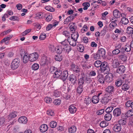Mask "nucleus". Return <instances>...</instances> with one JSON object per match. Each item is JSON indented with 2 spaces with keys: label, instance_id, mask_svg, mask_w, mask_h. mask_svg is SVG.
I'll return each instance as SVG.
<instances>
[{
  "label": "nucleus",
  "instance_id": "obj_20",
  "mask_svg": "<svg viewBox=\"0 0 133 133\" xmlns=\"http://www.w3.org/2000/svg\"><path fill=\"white\" fill-rule=\"evenodd\" d=\"M69 81L74 84L76 82L77 79L75 76L73 74H71L69 76Z\"/></svg>",
  "mask_w": 133,
  "mask_h": 133
},
{
  "label": "nucleus",
  "instance_id": "obj_34",
  "mask_svg": "<svg viewBox=\"0 0 133 133\" xmlns=\"http://www.w3.org/2000/svg\"><path fill=\"white\" fill-rule=\"evenodd\" d=\"M102 64V62L100 61H97L94 63V65L95 66L98 68L99 67H101Z\"/></svg>",
  "mask_w": 133,
  "mask_h": 133
},
{
  "label": "nucleus",
  "instance_id": "obj_19",
  "mask_svg": "<svg viewBox=\"0 0 133 133\" xmlns=\"http://www.w3.org/2000/svg\"><path fill=\"white\" fill-rule=\"evenodd\" d=\"M118 59L124 62L127 59V55L125 54H122L118 55Z\"/></svg>",
  "mask_w": 133,
  "mask_h": 133
},
{
  "label": "nucleus",
  "instance_id": "obj_12",
  "mask_svg": "<svg viewBox=\"0 0 133 133\" xmlns=\"http://www.w3.org/2000/svg\"><path fill=\"white\" fill-rule=\"evenodd\" d=\"M28 119L27 118L24 116L20 117L18 119V121L19 123L22 124H26L27 123Z\"/></svg>",
  "mask_w": 133,
  "mask_h": 133
},
{
  "label": "nucleus",
  "instance_id": "obj_29",
  "mask_svg": "<svg viewBox=\"0 0 133 133\" xmlns=\"http://www.w3.org/2000/svg\"><path fill=\"white\" fill-rule=\"evenodd\" d=\"M17 113L15 111L12 112L8 116V118L9 119L15 117L17 116Z\"/></svg>",
  "mask_w": 133,
  "mask_h": 133
},
{
  "label": "nucleus",
  "instance_id": "obj_58",
  "mask_svg": "<svg viewBox=\"0 0 133 133\" xmlns=\"http://www.w3.org/2000/svg\"><path fill=\"white\" fill-rule=\"evenodd\" d=\"M10 20L13 21H18L19 19L18 17L16 16H13L10 17Z\"/></svg>",
  "mask_w": 133,
  "mask_h": 133
},
{
  "label": "nucleus",
  "instance_id": "obj_14",
  "mask_svg": "<svg viewBox=\"0 0 133 133\" xmlns=\"http://www.w3.org/2000/svg\"><path fill=\"white\" fill-rule=\"evenodd\" d=\"M97 81L101 83H103L105 81L104 77L102 74H98L97 76Z\"/></svg>",
  "mask_w": 133,
  "mask_h": 133
},
{
  "label": "nucleus",
  "instance_id": "obj_24",
  "mask_svg": "<svg viewBox=\"0 0 133 133\" xmlns=\"http://www.w3.org/2000/svg\"><path fill=\"white\" fill-rule=\"evenodd\" d=\"M56 52L58 54H61L63 50V47L62 46L59 45L57 46L55 48Z\"/></svg>",
  "mask_w": 133,
  "mask_h": 133
},
{
  "label": "nucleus",
  "instance_id": "obj_5",
  "mask_svg": "<svg viewBox=\"0 0 133 133\" xmlns=\"http://www.w3.org/2000/svg\"><path fill=\"white\" fill-rule=\"evenodd\" d=\"M29 55V61L31 62L36 61L38 59L39 57L38 54L36 52L30 54Z\"/></svg>",
  "mask_w": 133,
  "mask_h": 133
},
{
  "label": "nucleus",
  "instance_id": "obj_18",
  "mask_svg": "<svg viewBox=\"0 0 133 133\" xmlns=\"http://www.w3.org/2000/svg\"><path fill=\"white\" fill-rule=\"evenodd\" d=\"M121 125L118 124L115 125L113 128L114 131L116 132H118L121 130Z\"/></svg>",
  "mask_w": 133,
  "mask_h": 133
},
{
  "label": "nucleus",
  "instance_id": "obj_13",
  "mask_svg": "<svg viewBox=\"0 0 133 133\" xmlns=\"http://www.w3.org/2000/svg\"><path fill=\"white\" fill-rule=\"evenodd\" d=\"M121 114V110L119 108H116L113 110V115L115 117L119 116Z\"/></svg>",
  "mask_w": 133,
  "mask_h": 133
},
{
  "label": "nucleus",
  "instance_id": "obj_64",
  "mask_svg": "<svg viewBox=\"0 0 133 133\" xmlns=\"http://www.w3.org/2000/svg\"><path fill=\"white\" fill-rule=\"evenodd\" d=\"M127 113L128 115L127 117H130V116H132L133 115V110L131 109L129 110L128 111Z\"/></svg>",
  "mask_w": 133,
  "mask_h": 133
},
{
  "label": "nucleus",
  "instance_id": "obj_32",
  "mask_svg": "<svg viewBox=\"0 0 133 133\" xmlns=\"http://www.w3.org/2000/svg\"><path fill=\"white\" fill-rule=\"evenodd\" d=\"M72 24H73V25L72 24L70 25V30L72 32L74 33L75 31L76 26L74 25L75 23H71L69 25Z\"/></svg>",
  "mask_w": 133,
  "mask_h": 133
},
{
  "label": "nucleus",
  "instance_id": "obj_49",
  "mask_svg": "<svg viewBox=\"0 0 133 133\" xmlns=\"http://www.w3.org/2000/svg\"><path fill=\"white\" fill-rule=\"evenodd\" d=\"M84 81L87 83H89L91 82L92 80L89 77L84 76Z\"/></svg>",
  "mask_w": 133,
  "mask_h": 133
},
{
  "label": "nucleus",
  "instance_id": "obj_36",
  "mask_svg": "<svg viewBox=\"0 0 133 133\" xmlns=\"http://www.w3.org/2000/svg\"><path fill=\"white\" fill-rule=\"evenodd\" d=\"M114 32L115 33L120 35H123L124 34L123 30L121 29H116Z\"/></svg>",
  "mask_w": 133,
  "mask_h": 133
},
{
  "label": "nucleus",
  "instance_id": "obj_30",
  "mask_svg": "<svg viewBox=\"0 0 133 133\" xmlns=\"http://www.w3.org/2000/svg\"><path fill=\"white\" fill-rule=\"evenodd\" d=\"M111 117L112 115L110 113H108L105 115L104 117L105 120L108 121L111 119Z\"/></svg>",
  "mask_w": 133,
  "mask_h": 133
},
{
  "label": "nucleus",
  "instance_id": "obj_23",
  "mask_svg": "<svg viewBox=\"0 0 133 133\" xmlns=\"http://www.w3.org/2000/svg\"><path fill=\"white\" fill-rule=\"evenodd\" d=\"M71 69L75 73H78L80 71V69L79 67L75 65H71Z\"/></svg>",
  "mask_w": 133,
  "mask_h": 133
},
{
  "label": "nucleus",
  "instance_id": "obj_37",
  "mask_svg": "<svg viewBox=\"0 0 133 133\" xmlns=\"http://www.w3.org/2000/svg\"><path fill=\"white\" fill-rule=\"evenodd\" d=\"M84 101L86 104L88 105L91 102V98L90 97H87L85 98Z\"/></svg>",
  "mask_w": 133,
  "mask_h": 133
},
{
  "label": "nucleus",
  "instance_id": "obj_50",
  "mask_svg": "<svg viewBox=\"0 0 133 133\" xmlns=\"http://www.w3.org/2000/svg\"><path fill=\"white\" fill-rule=\"evenodd\" d=\"M46 10L50 12H53L55 11V9L50 6H46L45 7Z\"/></svg>",
  "mask_w": 133,
  "mask_h": 133
},
{
  "label": "nucleus",
  "instance_id": "obj_48",
  "mask_svg": "<svg viewBox=\"0 0 133 133\" xmlns=\"http://www.w3.org/2000/svg\"><path fill=\"white\" fill-rule=\"evenodd\" d=\"M54 104L55 105H59L61 103V100L59 99H56L53 101Z\"/></svg>",
  "mask_w": 133,
  "mask_h": 133
},
{
  "label": "nucleus",
  "instance_id": "obj_57",
  "mask_svg": "<svg viewBox=\"0 0 133 133\" xmlns=\"http://www.w3.org/2000/svg\"><path fill=\"white\" fill-rule=\"evenodd\" d=\"M113 109V107H110L108 108L105 110L106 112L108 113H110L111 112Z\"/></svg>",
  "mask_w": 133,
  "mask_h": 133
},
{
  "label": "nucleus",
  "instance_id": "obj_53",
  "mask_svg": "<svg viewBox=\"0 0 133 133\" xmlns=\"http://www.w3.org/2000/svg\"><path fill=\"white\" fill-rule=\"evenodd\" d=\"M55 60L56 61H60L62 60V57L60 55H56L55 57Z\"/></svg>",
  "mask_w": 133,
  "mask_h": 133
},
{
  "label": "nucleus",
  "instance_id": "obj_56",
  "mask_svg": "<svg viewBox=\"0 0 133 133\" xmlns=\"http://www.w3.org/2000/svg\"><path fill=\"white\" fill-rule=\"evenodd\" d=\"M45 101L48 103H50L52 102V99L49 97H46L44 98Z\"/></svg>",
  "mask_w": 133,
  "mask_h": 133
},
{
  "label": "nucleus",
  "instance_id": "obj_26",
  "mask_svg": "<svg viewBox=\"0 0 133 133\" xmlns=\"http://www.w3.org/2000/svg\"><path fill=\"white\" fill-rule=\"evenodd\" d=\"M113 15L115 17L117 18L120 17V13L119 11L117 10H115L113 12Z\"/></svg>",
  "mask_w": 133,
  "mask_h": 133
},
{
  "label": "nucleus",
  "instance_id": "obj_28",
  "mask_svg": "<svg viewBox=\"0 0 133 133\" xmlns=\"http://www.w3.org/2000/svg\"><path fill=\"white\" fill-rule=\"evenodd\" d=\"M92 102L94 104H96L98 103L99 101V98L98 96H94L92 98Z\"/></svg>",
  "mask_w": 133,
  "mask_h": 133
},
{
  "label": "nucleus",
  "instance_id": "obj_25",
  "mask_svg": "<svg viewBox=\"0 0 133 133\" xmlns=\"http://www.w3.org/2000/svg\"><path fill=\"white\" fill-rule=\"evenodd\" d=\"M29 61V55L27 53H25L23 56V61L24 63H26Z\"/></svg>",
  "mask_w": 133,
  "mask_h": 133
},
{
  "label": "nucleus",
  "instance_id": "obj_16",
  "mask_svg": "<svg viewBox=\"0 0 133 133\" xmlns=\"http://www.w3.org/2000/svg\"><path fill=\"white\" fill-rule=\"evenodd\" d=\"M125 70V66L122 65L119 66L117 69V71L118 73L120 74H122L124 72Z\"/></svg>",
  "mask_w": 133,
  "mask_h": 133
},
{
  "label": "nucleus",
  "instance_id": "obj_43",
  "mask_svg": "<svg viewBox=\"0 0 133 133\" xmlns=\"http://www.w3.org/2000/svg\"><path fill=\"white\" fill-rule=\"evenodd\" d=\"M108 125V123H107V122L105 121H102L100 124V126L102 128H104L107 126Z\"/></svg>",
  "mask_w": 133,
  "mask_h": 133
},
{
  "label": "nucleus",
  "instance_id": "obj_46",
  "mask_svg": "<svg viewBox=\"0 0 133 133\" xmlns=\"http://www.w3.org/2000/svg\"><path fill=\"white\" fill-rule=\"evenodd\" d=\"M122 83V81L120 79H118L115 82V84L116 86L119 87L120 86Z\"/></svg>",
  "mask_w": 133,
  "mask_h": 133
},
{
  "label": "nucleus",
  "instance_id": "obj_22",
  "mask_svg": "<svg viewBox=\"0 0 133 133\" xmlns=\"http://www.w3.org/2000/svg\"><path fill=\"white\" fill-rule=\"evenodd\" d=\"M62 73L61 71L57 70L56 71H55V74L53 76L55 78H59L60 76H61Z\"/></svg>",
  "mask_w": 133,
  "mask_h": 133
},
{
  "label": "nucleus",
  "instance_id": "obj_62",
  "mask_svg": "<svg viewBox=\"0 0 133 133\" xmlns=\"http://www.w3.org/2000/svg\"><path fill=\"white\" fill-rule=\"evenodd\" d=\"M47 113L48 115L51 116H53L54 115V111L51 110L48 111Z\"/></svg>",
  "mask_w": 133,
  "mask_h": 133
},
{
  "label": "nucleus",
  "instance_id": "obj_40",
  "mask_svg": "<svg viewBox=\"0 0 133 133\" xmlns=\"http://www.w3.org/2000/svg\"><path fill=\"white\" fill-rule=\"evenodd\" d=\"M39 68V65L37 63H34L33 64L32 66V69L34 70H37Z\"/></svg>",
  "mask_w": 133,
  "mask_h": 133
},
{
  "label": "nucleus",
  "instance_id": "obj_8",
  "mask_svg": "<svg viewBox=\"0 0 133 133\" xmlns=\"http://www.w3.org/2000/svg\"><path fill=\"white\" fill-rule=\"evenodd\" d=\"M67 41L69 44L73 46H74L76 45L77 41L73 39L72 37H69L67 38Z\"/></svg>",
  "mask_w": 133,
  "mask_h": 133
},
{
  "label": "nucleus",
  "instance_id": "obj_21",
  "mask_svg": "<svg viewBox=\"0 0 133 133\" xmlns=\"http://www.w3.org/2000/svg\"><path fill=\"white\" fill-rule=\"evenodd\" d=\"M98 52L101 57H105V50L103 48H100L98 49Z\"/></svg>",
  "mask_w": 133,
  "mask_h": 133
},
{
  "label": "nucleus",
  "instance_id": "obj_7",
  "mask_svg": "<svg viewBox=\"0 0 133 133\" xmlns=\"http://www.w3.org/2000/svg\"><path fill=\"white\" fill-rule=\"evenodd\" d=\"M113 76L111 73H109L107 75L105 76V82L109 83L113 80Z\"/></svg>",
  "mask_w": 133,
  "mask_h": 133
},
{
  "label": "nucleus",
  "instance_id": "obj_38",
  "mask_svg": "<svg viewBox=\"0 0 133 133\" xmlns=\"http://www.w3.org/2000/svg\"><path fill=\"white\" fill-rule=\"evenodd\" d=\"M119 124H120L121 125H125L126 123V120L125 119H120L118 121Z\"/></svg>",
  "mask_w": 133,
  "mask_h": 133
},
{
  "label": "nucleus",
  "instance_id": "obj_51",
  "mask_svg": "<svg viewBox=\"0 0 133 133\" xmlns=\"http://www.w3.org/2000/svg\"><path fill=\"white\" fill-rule=\"evenodd\" d=\"M131 47L127 43L125 47V51L127 52H129L131 50Z\"/></svg>",
  "mask_w": 133,
  "mask_h": 133
},
{
  "label": "nucleus",
  "instance_id": "obj_35",
  "mask_svg": "<svg viewBox=\"0 0 133 133\" xmlns=\"http://www.w3.org/2000/svg\"><path fill=\"white\" fill-rule=\"evenodd\" d=\"M92 56L94 59L96 60L100 58V57H101L98 52L96 53L93 54L92 55Z\"/></svg>",
  "mask_w": 133,
  "mask_h": 133
},
{
  "label": "nucleus",
  "instance_id": "obj_59",
  "mask_svg": "<svg viewBox=\"0 0 133 133\" xmlns=\"http://www.w3.org/2000/svg\"><path fill=\"white\" fill-rule=\"evenodd\" d=\"M31 29H29L25 30L22 33V35L23 36H25L27 34L30 32L31 31Z\"/></svg>",
  "mask_w": 133,
  "mask_h": 133
},
{
  "label": "nucleus",
  "instance_id": "obj_9",
  "mask_svg": "<svg viewBox=\"0 0 133 133\" xmlns=\"http://www.w3.org/2000/svg\"><path fill=\"white\" fill-rule=\"evenodd\" d=\"M68 76V71L67 70H65L62 72L60 78L61 79L64 81L66 80Z\"/></svg>",
  "mask_w": 133,
  "mask_h": 133
},
{
  "label": "nucleus",
  "instance_id": "obj_17",
  "mask_svg": "<svg viewBox=\"0 0 133 133\" xmlns=\"http://www.w3.org/2000/svg\"><path fill=\"white\" fill-rule=\"evenodd\" d=\"M48 129V126L45 124L41 125L40 127V131L42 132H44L47 131Z\"/></svg>",
  "mask_w": 133,
  "mask_h": 133
},
{
  "label": "nucleus",
  "instance_id": "obj_47",
  "mask_svg": "<svg viewBox=\"0 0 133 133\" xmlns=\"http://www.w3.org/2000/svg\"><path fill=\"white\" fill-rule=\"evenodd\" d=\"M50 127L52 128L56 127L57 125V123L55 121H52L50 123Z\"/></svg>",
  "mask_w": 133,
  "mask_h": 133
},
{
  "label": "nucleus",
  "instance_id": "obj_41",
  "mask_svg": "<svg viewBox=\"0 0 133 133\" xmlns=\"http://www.w3.org/2000/svg\"><path fill=\"white\" fill-rule=\"evenodd\" d=\"M84 77L82 76V77H81L78 80V85L81 86H83V85L84 83Z\"/></svg>",
  "mask_w": 133,
  "mask_h": 133
},
{
  "label": "nucleus",
  "instance_id": "obj_55",
  "mask_svg": "<svg viewBox=\"0 0 133 133\" xmlns=\"http://www.w3.org/2000/svg\"><path fill=\"white\" fill-rule=\"evenodd\" d=\"M70 46L69 45H66V46L63 48V49L65 50L66 52H69L71 50Z\"/></svg>",
  "mask_w": 133,
  "mask_h": 133
},
{
  "label": "nucleus",
  "instance_id": "obj_42",
  "mask_svg": "<svg viewBox=\"0 0 133 133\" xmlns=\"http://www.w3.org/2000/svg\"><path fill=\"white\" fill-rule=\"evenodd\" d=\"M71 36L70 37H72L73 39L77 41V39L78 37V33L76 32L73 33L71 35Z\"/></svg>",
  "mask_w": 133,
  "mask_h": 133
},
{
  "label": "nucleus",
  "instance_id": "obj_4",
  "mask_svg": "<svg viewBox=\"0 0 133 133\" xmlns=\"http://www.w3.org/2000/svg\"><path fill=\"white\" fill-rule=\"evenodd\" d=\"M111 95L109 94H105L102 97L101 102L102 104L105 105L107 104L111 99Z\"/></svg>",
  "mask_w": 133,
  "mask_h": 133
},
{
  "label": "nucleus",
  "instance_id": "obj_54",
  "mask_svg": "<svg viewBox=\"0 0 133 133\" xmlns=\"http://www.w3.org/2000/svg\"><path fill=\"white\" fill-rule=\"evenodd\" d=\"M72 21L70 16L67 17L65 20L64 22V24H67L69 22H71Z\"/></svg>",
  "mask_w": 133,
  "mask_h": 133
},
{
  "label": "nucleus",
  "instance_id": "obj_10",
  "mask_svg": "<svg viewBox=\"0 0 133 133\" xmlns=\"http://www.w3.org/2000/svg\"><path fill=\"white\" fill-rule=\"evenodd\" d=\"M119 65V63L117 58L112 59L111 63V66L113 68H117Z\"/></svg>",
  "mask_w": 133,
  "mask_h": 133
},
{
  "label": "nucleus",
  "instance_id": "obj_2",
  "mask_svg": "<svg viewBox=\"0 0 133 133\" xmlns=\"http://www.w3.org/2000/svg\"><path fill=\"white\" fill-rule=\"evenodd\" d=\"M101 69L102 72L104 74L108 73L110 70V68L107 63L105 62L102 63V65L101 66Z\"/></svg>",
  "mask_w": 133,
  "mask_h": 133
},
{
  "label": "nucleus",
  "instance_id": "obj_6",
  "mask_svg": "<svg viewBox=\"0 0 133 133\" xmlns=\"http://www.w3.org/2000/svg\"><path fill=\"white\" fill-rule=\"evenodd\" d=\"M121 48V45L119 44L117 46H115V49L112 52V54L114 55H117L119 54L121 52H122L119 50Z\"/></svg>",
  "mask_w": 133,
  "mask_h": 133
},
{
  "label": "nucleus",
  "instance_id": "obj_39",
  "mask_svg": "<svg viewBox=\"0 0 133 133\" xmlns=\"http://www.w3.org/2000/svg\"><path fill=\"white\" fill-rule=\"evenodd\" d=\"M117 20H115V21L111 22L109 24V26L111 28H114V27L117 26Z\"/></svg>",
  "mask_w": 133,
  "mask_h": 133
},
{
  "label": "nucleus",
  "instance_id": "obj_1",
  "mask_svg": "<svg viewBox=\"0 0 133 133\" xmlns=\"http://www.w3.org/2000/svg\"><path fill=\"white\" fill-rule=\"evenodd\" d=\"M51 62V59L50 58L44 55L42 57L40 63L41 65L43 66L49 64Z\"/></svg>",
  "mask_w": 133,
  "mask_h": 133
},
{
  "label": "nucleus",
  "instance_id": "obj_52",
  "mask_svg": "<svg viewBox=\"0 0 133 133\" xmlns=\"http://www.w3.org/2000/svg\"><path fill=\"white\" fill-rule=\"evenodd\" d=\"M129 88V87L128 84H125L122 86V89L124 91H126L128 90Z\"/></svg>",
  "mask_w": 133,
  "mask_h": 133
},
{
  "label": "nucleus",
  "instance_id": "obj_33",
  "mask_svg": "<svg viewBox=\"0 0 133 133\" xmlns=\"http://www.w3.org/2000/svg\"><path fill=\"white\" fill-rule=\"evenodd\" d=\"M121 22L122 24L126 25L128 23L129 21L127 18L124 17L121 18Z\"/></svg>",
  "mask_w": 133,
  "mask_h": 133
},
{
  "label": "nucleus",
  "instance_id": "obj_61",
  "mask_svg": "<svg viewBox=\"0 0 133 133\" xmlns=\"http://www.w3.org/2000/svg\"><path fill=\"white\" fill-rule=\"evenodd\" d=\"M79 51L81 52H82L84 50V47L82 45L80 44L79 46Z\"/></svg>",
  "mask_w": 133,
  "mask_h": 133
},
{
  "label": "nucleus",
  "instance_id": "obj_27",
  "mask_svg": "<svg viewBox=\"0 0 133 133\" xmlns=\"http://www.w3.org/2000/svg\"><path fill=\"white\" fill-rule=\"evenodd\" d=\"M77 128L76 127L72 126L68 129L69 132L70 133H74L76 131Z\"/></svg>",
  "mask_w": 133,
  "mask_h": 133
},
{
  "label": "nucleus",
  "instance_id": "obj_31",
  "mask_svg": "<svg viewBox=\"0 0 133 133\" xmlns=\"http://www.w3.org/2000/svg\"><path fill=\"white\" fill-rule=\"evenodd\" d=\"M61 95V93L60 92L56 90L53 92L52 93V95L51 96H52L55 97H59Z\"/></svg>",
  "mask_w": 133,
  "mask_h": 133
},
{
  "label": "nucleus",
  "instance_id": "obj_60",
  "mask_svg": "<svg viewBox=\"0 0 133 133\" xmlns=\"http://www.w3.org/2000/svg\"><path fill=\"white\" fill-rule=\"evenodd\" d=\"M57 70V68H55L54 67L52 66L50 68V70L51 73H54V74H55V71H56Z\"/></svg>",
  "mask_w": 133,
  "mask_h": 133
},
{
  "label": "nucleus",
  "instance_id": "obj_11",
  "mask_svg": "<svg viewBox=\"0 0 133 133\" xmlns=\"http://www.w3.org/2000/svg\"><path fill=\"white\" fill-rule=\"evenodd\" d=\"M69 110L71 114H74L77 111V108L74 105H71L69 107Z\"/></svg>",
  "mask_w": 133,
  "mask_h": 133
},
{
  "label": "nucleus",
  "instance_id": "obj_44",
  "mask_svg": "<svg viewBox=\"0 0 133 133\" xmlns=\"http://www.w3.org/2000/svg\"><path fill=\"white\" fill-rule=\"evenodd\" d=\"M83 90V86L78 85L77 89V92L79 94L81 93Z\"/></svg>",
  "mask_w": 133,
  "mask_h": 133
},
{
  "label": "nucleus",
  "instance_id": "obj_63",
  "mask_svg": "<svg viewBox=\"0 0 133 133\" xmlns=\"http://www.w3.org/2000/svg\"><path fill=\"white\" fill-rule=\"evenodd\" d=\"M131 104L132 101H128L126 102L125 105L127 107H131Z\"/></svg>",
  "mask_w": 133,
  "mask_h": 133
},
{
  "label": "nucleus",
  "instance_id": "obj_3",
  "mask_svg": "<svg viewBox=\"0 0 133 133\" xmlns=\"http://www.w3.org/2000/svg\"><path fill=\"white\" fill-rule=\"evenodd\" d=\"M20 62V59L19 58H15L13 60L11 65L12 69L15 70L17 69L19 65Z\"/></svg>",
  "mask_w": 133,
  "mask_h": 133
},
{
  "label": "nucleus",
  "instance_id": "obj_45",
  "mask_svg": "<svg viewBox=\"0 0 133 133\" xmlns=\"http://www.w3.org/2000/svg\"><path fill=\"white\" fill-rule=\"evenodd\" d=\"M127 31L128 34H133V28L130 26L128 27L127 29Z\"/></svg>",
  "mask_w": 133,
  "mask_h": 133
},
{
  "label": "nucleus",
  "instance_id": "obj_15",
  "mask_svg": "<svg viewBox=\"0 0 133 133\" xmlns=\"http://www.w3.org/2000/svg\"><path fill=\"white\" fill-rule=\"evenodd\" d=\"M105 91L111 95L114 92V87L112 85L108 86L105 89Z\"/></svg>",
  "mask_w": 133,
  "mask_h": 133
}]
</instances>
